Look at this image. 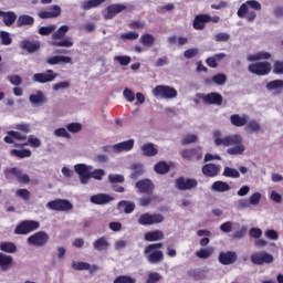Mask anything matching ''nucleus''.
Here are the masks:
<instances>
[{"mask_svg":"<svg viewBox=\"0 0 283 283\" xmlns=\"http://www.w3.org/2000/svg\"><path fill=\"white\" fill-rule=\"evenodd\" d=\"M212 81L216 83V85H224L227 83V75L219 73L212 76Z\"/></svg>","mask_w":283,"mask_h":283,"instance_id":"obj_60","label":"nucleus"},{"mask_svg":"<svg viewBox=\"0 0 283 283\" xmlns=\"http://www.w3.org/2000/svg\"><path fill=\"white\" fill-rule=\"evenodd\" d=\"M0 39L2 45H11L12 44V38L10 36V33L7 31L0 32Z\"/></svg>","mask_w":283,"mask_h":283,"instance_id":"obj_55","label":"nucleus"},{"mask_svg":"<svg viewBox=\"0 0 283 283\" xmlns=\"http://www.w3.org/2000/svg\"><path fill=\"white\" fill-rule=\"evenodd\" d=\"M75 172L80 176L82 185H87L92 175L90 172L91 167H87L85 164H77L74 166Z\"/></svg>","mask_w":283,"mask_h":283,"instance_id":"obj_16","label":"nucleus"},{"mask_svg":"<svg viewBox=\"0 0 283 283\" xmlns=\"http://www.w3.org/2000/svg\"><path fill=\"white\" fill-rule=\"evenodd\" d=\"M230 123L233 127H244L249 123V115L233 114L230 116Z\"/></svg>","mask_w":283,"mask_h":283,"instance_id":"obj_27","label":"nucleus"},{"mask_svg":"<svg viewBox=\"0 0 283 283\" xmlns=\"http://www.w3.org/2000/svg\"><path fill=\"white\" fill-rule=\"evenodd\" d=\"M155 41H156V39L154 38V35H151L149 33H145L140 36V43H142V45H145L146 48H151V45H154Z\"/></svg>","mask_w":283,"mask_h":283,"instance_id":"obj_44","label":"nucleus"},{"mask_svg":"<svg viewBox=\"0 0 283 283\" xmlns=\"http://www.w3.org/2000/svg\"><path fill=\"white\" fill-rule=\"evenodd\" d=\"M250 260L252 264L263 266V264H273L275 258H273L272 254L266 251H261L252 253Z\"/></svg>","mask_w":283,"mask_h":283,"instance_id":"obj_5","label":"nucleus"},{"mask_svg":"<svg viewBox=\"0 0 283 283\" xmlns=\"http://www.w3.org/2000/svg\"><path fill=\"white\" fill-rule=\"evenodd\" d=\"M54 136H56L57 138H72V135L70 133H67V129L65 128H57L54 130Z\"/></svg>","mask_w":283,"mask_h":283,"instance_id":"obj_57","label":"nucleus"},{"mask_svg":"<svg viewBox=\"0 0 283 283\" xmlns=\"http://www.w3.org/2000/svg\"><path fill=\"white\" fill-rule=\"evenodd\" d=\"M10 154L15 158H30V156H32V151L30 149H12Z\"/></svg>","mask_w":283,"mask_h":283,"instance_id":"obj_42","label":"nucleus"},{"mask_svg":"<svg viewBox=\"0 0 283 283\" xmlns=\"http://www.w3.org/2000/svg\"><path fill=\"white\" fill-rule=\"evenodd\" d=\"M196 255L200 260H208V258H211V255H213V248L201 249L196 252Z\"/></svg>","mask_w":283,"mask_h":283,"instance_id":"obj_46","label":"nucleus"},{"mask_svg":"<svg viewBox=\"0 0 283 283\" xmlns=\"http://www.w3.org/2000/svg\"><path fill=\"white\" fill-rule=\"evenodd\" d=\"M249 8H252V10H262V4H260V2H258L256 0L245 1L238 9L237 14L239 19H244L245 17L248 21H255V17H258V14L255 13V11H250Z\"/></svg>","mask_w":283,"mask_h":283,"instance_id":"obj_3","label":"nucleus"},{"mask_svg":"<svg viewBox=\"0 0 283 283\" xmlns=\"http://www.w3.org/2000/svg\"><path fill=\"white\" fill-rule=\"evenodd\" d=\"M8 136L4 137V143L8 145L14 144L15 140H28V135L19 133L17 130H9Z\"/></svg>","mask_w":283,"mask_h":283,"instance_id":"obj_25","label":"nucleus"},{"mask_svg":"<svg viewBox=\"0 0 283 283\" xmlns=\"http://www.w3.org/2000/svg\"><path fill=\"white\" fill-rule=\"evenodd\" d=\"M112 200H114V197L107 193H97V195L91 196L92 205H109Z\"/></svg>","mask_w":283,"mask_h":283,"instance_id":"obj_23","label":"nucleus"},{"mask_svg":"<svg viewBox=\"0 0 283 283\" xmlns=\"http://www.w3.org/2000/svg\"><path fill=\"white\" fill-rule=\"evenodd\" d=\"M14 263V259L8 254L0 252V269L1 271H9Z\"/></svg>","mask_w":283,"mask_h":283,"instance_id":"obj_30","label":"nucleus"},{"mask_svg":"<svg viewBox=\"0 0 283 283\" xmlns=\"http://www.w3.org/2000/svg\"><path fill=\"white\" fill-rule=\"evenodd\" d=\"M212 191H218L219 193H224V191H230L231 186L224 181H214L211 186Z\"/></svg>","mask_w":283,"mask_h":283,"instance_id":"obj_37","label":"nucleus"},{"mask_svg":"<svg viewBox=\"0 0 283 283\" xmlns=\"http://www.w3.org/2000/svg\"><path fill=\"white\" fill-rule=\"evenodd\" d=\"M95 251H107L109 249V240L106 237H101L93 242Z\"/></svg>","mask_w":283,"mask_h":283,"instance_id":"obj_33","label":"nucleus"},{"mask_svg":"<svg viewBox=\"0 0 283 283\" xmlns=\"http://www.w3.org/2000/svg\"><path fill=\"white\" fill-rule=\"evenodd\" d=\"M158 249H163V243H151L145 248L144 253H151V251H160Z\"/></svg>","mask_w":283,"mask_h":283,"instance_id":"obj_62","label":"nucleus"},{"mask_svg":"<svg viewBox=\"0 0 283 283\" xmlns=\"http://www.w3.org/2000/svg\"><path fill=\"white\" fill-rule=\"evenodd\" d=\"M0 250H2L4 253H17V244L13 242H2L0 244Z\"/></svg>","mask_w":283,"mask_h":283,"instance_id":"obj_43","label":"nucleus"},{"mask_svg":"<svg viewBox=\"0 0 283 283\" xmlns=\"http://www.w3.org/2000/svg\"><path fill=\"white\" fill-rule=\"evenodd\" d=\"M199 98L206 104V105H222V102L224 98L220 93H208V94H200Z\"/></svg>","mask_w":283,"mask_h":283,"instance_id":"obj_12","label":"nucleus"},{"mask_svg":"<svg viewBox=\"0 0 283 283\" xmlns=\"http://www.w3.org/2000/svg\"><path fill=\"white\" fill-rule=\"evenodd\" d=\"M115 61H117V63H119V65H129V63H132V57L128 55H117L115 56Z\"/></svg>","mask_w":283,"mask_h":283,"instance_id":"obj_59","label":"nucleus"},{"mask_svg":"<svg viewBox=\"0 0 283 283\" xmlns=\"http://www.w3.org/2000/svg\"><path fill=\"white\" fill-rule=\"evenodd\" d=\"M245 125V132H253L255 134H258V132H262V126L255 119H251Z\"/></svg>","mask_w":283,"mask_h":283,"instance_id":"obj_41","label":"nucleus"},{"mask_svg":"<svg viewBox=\"0 0 283 283\" xmlns=\"http://www.w3.org/2000/svg\"><path fill=\"white\" fill-rule=\"evenodd\" d=\"M113 283H136V279L129 275H119L115 277Z\"/></svg>","mask_w":283,"mask_h":283,"instance_id":"obj_53","label":"nucleus"},{"mask_svg":"<svg viewBox=\"0 0 283 283\" xmlns=\"http://www.w3.org/2000/svg\"><path fill=\"white\" fill-rule=\"evenodd\" d=\"M164 238H165V234L160 230H155V231L145 233V240L147 242H158V240H163Z\"/></svg>","mask_w":283,"mask_h":283,"instance_id":"obj_35","label":"nucleus"},{"mask_svg":"<svg viewBox=\"0 0 283 283\" xmlns=\"http://www.w3.org/2000/svg\"><path fill=\"white\" fill-rule=\"evenodd\" d=\"M29 101L30 103H32V105H43V103H45L48 98H45V94H43V91H36L35 94H31L29 96Z\"/></svg>","mask_w":283,"mask_h":283,"instance_id":"obj_34","label":"nucleus"},{"mask_svg":"<svg viewBox=\"0 0 283 283\" xmlns=\"http://www.w3.org/2000/svg\"><path fill=\"white\" fill-rule=\"evenodd\" d=\"M130 179L132 180H138L143 174H145V166L143 164H132L130 165Z\"/></svg>","mask_w":283,"mask_h":283,"instance_id":"obj_32","label":"nucleus"},{"mask_svg":"<svg viewBox=\"0 0 283 283\" xmlns=\"http://www.w3.org/2000/svg\"><path fill=\"white\" fill-rule=\"evenodd\" d=\"M72 269L74 271H90L91 265L90 263H85V262H73Z\"/></svg>","mask_w":283,"mask_h":283,"instance_id":"obj_50","label":"nucleus"},{"mask_svg":"<svg viewBox=\"0 0 283 283\" xmlns=\"http://www.w3.org/2000/svg\"><path fill=\"white\" fill-rule=\"evenodd\" d=\"M113 149L116 154H123V151H132V149H134V139H128L126 142L115 144Z\"/></svg>","mask_w":283,"mask_h":283,"instance_id":"obj_26","label":"nucleus"},{"mask_svg":"<svg viewBox=\"0 0 283 283\" xmlns=\"http://www.w3.org/2000/svg\"><path fill=\"white\" fill-rule=\"evenodd\" d=\"M153 94L157 98H166L169 101V99L176 98L178 96V91L168 85H157L153 90Z\"/></svg>","mask_w":283,"mask_h":283,"instance_id":"obj_4","label":"nucleus"},{"mask_svg":"<svg viewBox=\"0 0 283 283\" xmlns=\"http://www.w3.org/2000/svg\"><path fill=\"white\" fill-rule=\"evenodd\" d=\"M123 207H124V212L126 213H133L134 209H136V205L129 201H119L118 208L123 209Z\"/></svg>","mask_w":283,"mask_h":283,"instance_id":"obj_48","label":"nucleus"},{"mask_svg":"<svg viewBox=\"0 0 283 283\" xmlns=\"http://www.w3.org/2000/svg\"><path fill=\"white\" fill-rule=\"evenodd\" d=\"M248 70L251 74H255L256 76H266L271 74V63L269 62H255L248 66Z\"/></svg>","mask_w":283,"mask_h":283,"instance_id":"obj_8","label":"nucleus"},{"mask_svg":"<svg viewBox=\"0 0 283 283\" xmlns=\"http://www.w3.org/2000/svg\"><path fill=\"white\" fill-rule=\"evenodd\" d=\"M180 156L184 160H202V148L184 149L180 151Z\"/></svg>","mask_w":283,"mask_h":283,"instance_id":"obj_15","label":"nucleus"},{"mask_svg":"<svg viewBox=\"0 0 283 283\" xmlns=\"http://www.w3.org/2000/svg\"><path fill=\"white\" fill-rule=\"evenodd\" d=\"M38 17L40 19H56V17H61V7L54 4L49 8V11H40Z\"/></svg>","mask_w":283,"mask_h":283,"instance_id":"obj_19","label":"nucleus"},{"mask_svg":"<svg viewBox=\"0 0 283 283\" xmlns=\"http://www.w3.org/2000/svg\"><path fill=\"white\" fill-rule=\"evenodd\" d=\"M142 151L146 158H154V156H158V148H156L151 143L144 144L142 146Z\"/></svg>","mask_w":283,"mask_h":283,"instance_id":"obj_29","label":"nucleus"},{"mask_svg":"<svg viewBox=\"0 0 283 283\" xmlns=\"http://www.w3.org/2000/svg\"><path fill=\"white\" fill-rule=\"evenodd\" d=\"M48 65H59L60 63H72V57L65 55H54L46 59Z\"/></svg>","mask_w":283,"mask_h":283,"instance_id":"obj_31","label":"nucleus"},{"mask_svg":"<svg viewBox=\"0 0 283 283\" xmlns=\"http://www.w3.org/2000/svg\"><path fill=\"white\" fill-rule=\"evenodd\" d=\"M160 222H165V217L160 213L149 214L146 212L138 218V224L142 227H151V224H160Z\"/></svg>","mask_w":283,"mask_h":283,"instance_id":"obj_6","label":"nucleus"},{"mask_svg":"<svg viewBox=\"0 0 283 283\" xmlns=\"http://www.w3.org/2000/svg\"><path fill=\"white\" fill-rule=\"evenodd\" d=\"M17 25L18 28H23V25H34V18L28 14L19 15L17 20Z\"/></svg>","mask_w":283,"mask_h":283,"instance_id":"obj_38","label":"nucleus"},{"mask_svg":"<svg viewBox=\"0 0 283 283\" xmlns=\"http://www.w3.org/2000/svg\"><path fill=\"white\" fill-rule=\"evenodd\" d=\"M222 176H224V178H240V171L235 168L226 167Z\"/></svg>","mask_w":283,"mask_h":283,"instance_id":"obj_47","label":"nucleus"},{"mask_svg":"<svg viewBox=\"0 0 283 283\" xmlns=\"http://www.w3.org/2000/svg\"><path fill=\"white\" fill-rule=\"evenodd\" d=\"M198 140V136L196 135H187L182 140L181 145H191V143H196Z\"/></svg>","mask_w":283,"mask_h":283,"instance_id":"obj_63","label":"nucleus"},{"mask_svg":"<svg viewBox=\"0 0 283 283\" xmlns=\"http://www.w3.org/2000/svg\"><path fill=\"white\" fill-rule=\"evenodd\" d=\"M170 169L171 167L169 166V164H167V161H158L154 166V171L159 174V176H165L166 174H169Z\"/></svg>","mask_w":283,"mask_h":283,"instance_id":"obj_36","label":"nucleus"},{"mask_svg":"<svg viewBox=\"0 0 283 283\" xmlns=\"http://www.w3.org/2000/svg\"><path fill=\"white\" fill-rule=\"evenodd\" d=\"M105 0H88L82 3V10H92V8H98V6H103Z\"/></svg>","mask_w":283,"mask_h":283,"instance_id":"obj_40","label":"nucleus"},{"mask_svg":"<svg viewBox=\"0 0 283 283\" xmlns=\"http://www.w3.org/2000/svg\"><path fill=\"white\" fill-rule=\"evenodd\" d=\"M21 50H25L30 54L41 50V42L39 41H30V40H23L20 43Z\"/></svg>","mask_w":283,"mask_h":283,"instance_id":"obj_21","label":"nucleus"},{"mask_svg":"<svg viewBox=\"0 0 283 283\" xmlns=\"http://www.w3.org/2000/svg\"><path fill=\"white\" fill-rule=\"evenodd\" d=\"M230 39L231 34L227 32H220L214 35V41H217V43H227Z\"/></svg>","mask_w":283,"mask_h":283,"instance_id":"obj_52","label":"nucleus"},{"mask_svg":"<svg viewBox=\"0 0 283 283\" xmlns=\"http://www.w3.org/2000/svg\"><path fill=\"white\" fill-rule=\"evenodd\" d=\"M176 187L179 191H189L198 187V180L196 179H186L185 177H179L176 180Z\"/></svg>","mask_w":283,"mask_h":283,"instance_id":"obj_14","label":"nucleus"},{"mask_svg":"<svg viewBox=\"0 0 283 283\" xmlns=\"http://www.w3.org/2000/svg\"><path fill=\"white\" fill-rule=\"evenodd\" d=\"M56 30V24H51V25H48V27H41L39 29V34L41 36H50V34H54Z\"/></svg>","mask_w":283,"mask_h":283,"instance_id":"obj_45","label":"nucleus"},{"mask_svg":"<svg viewBox=\"0 0 283 283\" xmlns=\"http://www.w3.org/2000/svg\"><path fill=\"white\" fill-rule=\"evenodd\" d=\"M22 145H24V146L30 145V147L38 149V147H41V139H39V137H34V135H30L28 137V143H24Z\"/></svg>","mask_w":283,"mask_h":283,"instance_id":"obj_49","label":"nucleus"},{"mask_svg":"<svg viewBox=\"0 0 283 283\" xmlns=\"http://www.w3.org/2000/svg\"><path fill=\"white\" fill-rule=\"evenodd\" d=\"M274 74H283V61H275L274 62Z\"/></svg>","mask_w":283,"mask_h":283,"instance_id":"obj_64","label":"nucleus"},{"mask_svg":"<svg viewBox=\"0 0 283 283\" xmlns=\"http://www.w3.org/2000/svg\"><path fill=\"white\" fill-rule=\"evenodd\" d=\"M213 140L216 147H230L227 149V154L230 156H241L247 150V147L242 144V135L235 134L222 137V133L216 130L213 133Z\"/></svg>","mask_w":283,"mask_h":283,"instance_id":"obj_1","label":"nucleus"},{"mask_svg":"<svg viewBox=\"0 0 283 283\" xmlns=\"http://www.w3.org/2000/svg\"><path fill=\"white\" fill-rule=\"evenodd\" d=\"M163 280V276L158 272H150L146 280V283H157Z\"/></svg>","mask_w":283,"mask_h":283,"instance_id":"obj_54","label":"nucleus"},{"mask_svg":"<svg viewBox=\"0 0 283 283\" xmlns=\"http://www.w3.org/2000/svg\"><path fill=\"white\" fill-rule=\"evenodd\" d=\"M0 17H2V21L7 28H11L17 21V13L12 11H0Z\"/></svg>","mask_w":283,"mask_h":283,"instance_id":"obj_28","label":"nucleus"},{"mask_svg":"<svg viewBox=\"0 0 283 283\" xmlns=\"http://www.w3.org/2000/svg\"><path fill=\"white\" fill-rule=\"evenodd\" d=\"M149 264H160L165 260V253L163 251H151L149 253H144Z\"/></svg>","mask_w":283,"mask_h":283,"instance_id":"obj_24","label":"nucleus"},{"mask_svg":"<svg viewBox=\"0 0 283 283\" xmlns=\"http://www.w3.org/2000/svg\"><path fill=\"white\" fill-rule=\"evenodd\" d=\"M219 263L223 266H229L238 262V253L233 251L220 252L218 256Z\"/></svg>","mask_w":283,"mask_h":283,"instance_id":"obj_17","label":"nucleus"},{"mask_svg":"<svg viewBox=\"0 0 283 283\" xmlns=\"http://www.w3.org/2000/svg\"><path fill=\"white\" fill-rule=\"evenodd\" d=\"M201 171L206 178H216L220 174V166L216 164H206L202 166Z\"/></svg>","mask_w":283,"mask_h":283,"instance_id":"obj_20","label":"nucleus"},{"mask_svg":"<svg viewBox=\"0 0 283 283\" xmlns=\"http://www.w3.org/2000/svg\"><path fill=\"white\" fill-rule=\"evenodd\" d=\"M46 207L51 209V211H72L74 206L67 199H55L49 201Z\"/></svg>","mask_w":283,"mask_h":283,"instance_id":"obj_9","label":"nucleus"},{"mask_svg":"<svg viewBox=\"0 0 283 283\" xmlns=\"http://www.w3.org/2000/svg\"><path fill=\"white\" fill-rule=\"evenodd\" d=\"M67 32H70V27H60L55 32L52 33V41L50 42V45H53V48H72L74 45L72 39H65V34H67Z\"/></svg>","mask_w":283,"mask_h":283,"instance_id":"obj_2","label":"nucleus"},{"mask_svg":"<svg viewBox=\"0 0 283 283\" xmlns=\"http://www.w3.org/2000/svg\"><path fill=\"white\" fill-rule=\"evenodd\" d=\"M39 227H40V223L38 221H32V220L22 221L15 227L14 234L28 235V233H32V231H36Z\"/></svg>","mask_w":283,"mask_h":283,"instance_id":"obj_7","label":"nucleus"},{"mask_svg":"<svg viewBox=\"0 0 283 283\" xmlns=\"http://www.w3.org/2000/svg\"><path fill=\"white\" fill-rule=\"evenodd\" d=\"M50 237L44 231L36 232L28 238V244L32 247H45Z\"/></svg>","mask_w":283,"mask_h":283,"instance_id":"obj_11","label":"nucleus"},{"mask_svg":"<svg viewBox=\"0 0 283 283\" xmlns=\"http://www.w3.org/2000/svg\"><path fill=\"white\" fill-rule=\"evenodd\" d=\"M66 129L71 134H78V132L83 129V125H81V123H70L66 125Z\"/></svg>","mask_w":283,"mask_h":283,"instance_id":"obj_51","label":"nucleus"},{"mask_svg":"<svg viewBox=\"0 0 283 283\" xmlns=\"http://www.w3.org/2000/svg\"><path fill=\"white\" fill-rule=\"evenodd\" d=\"M207 23H209V14L200 13L195 17L192 28H195V30H205Z\"/></svg>","mask_w":283,"mask_h":283,"instance_id":"obj_22","label":"nucleus"},{"mask_svg":"<svg viewBox=\"0 0 283 283\" xmlns=\"http://www.w3.org/2000/svg\"><path fill=\"white\" fill-rule=\"evenodd\" d=\"M22 171L19 170L18 168H10L9 170L6 171V178L10 179L12 176L19 180V177L21 176Z\"/></svg>","mask_w":283,"mask_h":283,"instance_id":"obj_58","label":"nucleus"},{"mask_svg":"<svg viewBox=\"0 0 283 283\" xmlns=\"http://www.w3.org/2000/svg\"><path fill=\"white\" fill-rule=\"evenodd\" d=\"M269 59H271V53L264 51L248 55V61H269Z\"/></svg>","mask_w":283,"mask_h":283,"instance_id":"obj_39","label":"nucleus"},{"mask_svg":"<svg viewBox=\"0 0 283 283\" xmlns=\"http://www.w3.org/2000/svg\"><path fill=\"white\" fill-rule=\"evenodd\" d=\"M59 74L54 72V70H46L44 73H35L32 77L34 83H52V81H56Z\"/></svg>","mask_w":283,"mask_h":283,"instance_id":"obj_10","label":"nucleus"},{"mask_svg":"<svg viewBox=\"0 0 283 283\" xmlns=\"http://www.w3.org/2000/svg\"><path fill=\"white\" fill-rule=\"evenodd\" d=\"M108 180L111 185H116L117 182H125V177L123 175H109Z\"/></svg>","mask_w":283,"mask_h":283,"instance_id":"obj_61","label":"nucleus"},{"mask_svg":"<svg viewBox=\"0 0 283 283\" xmlns=\"http://www.w3.org/2000/svg\"><path fill=\"white\" fill-rule=\"evenodd\" d=\"M135 187L139 193H146V196H154V189H156V186L150 179H142L136 182Z\"/></svg>","mask_w":283,"mask_h":283,"instance_id":"obj_13","label":"nucleus"},{"mask_svg":"<svg viewBox=\"0 0 283 283\" xmlns=\"http://www.w3.org/2000/svg\"><path fill=\"white\" fill-rule=\"evenodd\" d=\"M124 10H127V6L120 3L111 4L106 8L107 12L104 14V19H114L116 14H120V12H124Z\"/></svg>","mask_w":283,"mask_h":283,"instance_id":"obj_18","label":"nucleus"},{"mask_svg":"<svg viewBox=\"0 0 283 283\" xmlns=\"http://www.w3.org/2000/svg\"><path fill=\"white\" fill-rule=\"evenodd\" d=\"M269 90H282L283 87V80H273L266 84Z\"/></svg>","mask_w":283,"mask_h":283,"instance_id":"obj_56","label":"nucleus"}]
</instances>
